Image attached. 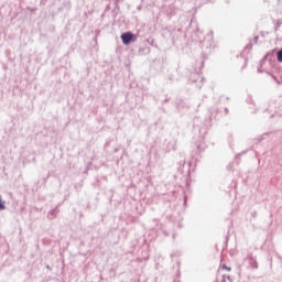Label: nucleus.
<instances>
[{
  "instance_id": "1",
  "label": "nucleus",
  "mask_w": 282,
  "mask_h": 282,
  "mask_svg": "<svg viewBox=\"0 0 282 282\" xmlns=\"http://www.w3.org/2000/svg\"><path fill=\"white\" fill-rule=\"evenodd\" d=\"M121 39L124 45H130L131 41L134 39V35L131 32H127L121 35Z\"/></svg>"
},
{
  "instance_id": "2",
  "label": "nucleus",
  "mask_w": 282,
  "mask_h": 282,
  "mask_svg": "<svg viewBox=\"0 0 282 282\" xmlns=\"http://www.w3.org/2000/svg\"><path fill=\"white\" fill-rule=\"evenodd\" d=\"M278 62L282 63V48L278 53Z\"/></svg>"
},
{
  "instance_id": "3",
  "label": "nucleus",
  "mask_w": 282,
  "mask_h": 282,
  "mask_svg": "<svg viewBox=\"0 0 282 282\" xmlns=\"http://www.w3.org/2000/svg\"><path fill=\"white\" fill-rule=\"evenodd\" d=\"M6 206L4 204L2 203V199H1V196H0V210H4Z\"/></svg>"
},
{
  "instance_id": "4",
  "label": "nucleus",
  "mask_w": 282,
  "mask_h": 282,
  "mask_svg": "<svg viewBox=\"0 0 282 282\" xmlns=\"http://www.w3.org/2000/svg\"><path fill=\"white\" fill-rule=\"evenodd\" d=\"M223 270H227V271H231V268H229V267H227V265H225V264H223Z\"/></svg>"
}]
</instances>
